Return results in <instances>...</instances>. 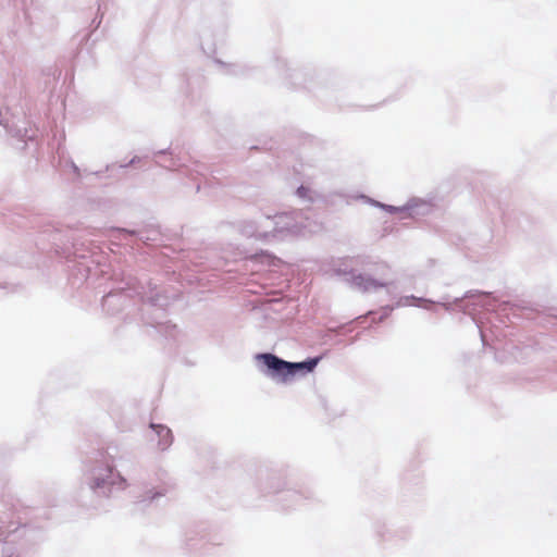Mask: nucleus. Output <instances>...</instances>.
<instances>
[{
	"label": "nucleus",
	"mask_w": 557,
	"mask_h": 557,
	"mask_svg": "<svg viewBox=\"0 0 557 557\" xmlns=\"http://www.w3.org/2000/svg\"><path fill=\"white\" fill-rule=\"evenodd\" d=\"M258 359L268 368V373L273 379L287 382L297 372H311L318 364L320 358L310 359L304 362H288L272 354H261Z\"/></svg>",
	"instance_id": "f257e3e1"
},
{
	"label": "nucleus",
	"mask_w": 557,
	"mask_h": 557,
	"mask_svg": "<svg viewBox=\"0 0 557 557\" xmlns=\"http://www.w3.org/2000/svg\"><path fill=\"white\" fill-rule=\"evenodd\" d=\"M350 283L362 290H369L373 288H377L381 286L379 282L369 276H364L362 274L352 275L350 278Z\"/></svg>",
	"instance_id": "f03ea898"
},
{
	"label": "nucleus",
	"mask_w": 557,
	"mask_h": 557,
	"mask_svg": "<svg viewBox=\"0 0 557 557\" xmlns=\"http://www.w3.org/2000/svg\"><path fill=\"white\" fill-rule=\"evenodd\" d=\"M151 428L156 431L157 435L159 436V447L161 449H165L166 447H169L172 443L171 430L168 426L160 424H151Z\"/></svg>",
	"instance_id": "7ed1b4c3"
},
{
	"label": "nucleus",
	"mask_w": 557,
	"mask_h": 557,
	"mask_svg": "<svg viewBox=\"0 0 557 557\" xmlns=\"http://www.w3.org/2000/svg\"><path fill=\"white\" fill-rule=\"evenodd\" d=\"M298 195L300 197H304L306 195V188L305 187H299L298 190H297Z\"/></svg>",
	"instance_id": "20e7f679"
}]
</instances>
